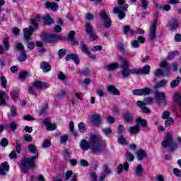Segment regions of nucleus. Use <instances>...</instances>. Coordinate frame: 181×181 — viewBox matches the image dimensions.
Masks as SVG:
<instances>
[{
	"label": "nucleus",
	"mask_w": 181,
	"mask_h": 181,
	"mask_svg": "<svg viewBox=\"0 0 181 181\" xmlns=\"http://www.w3.org/2000/svg\"><path fill=\"white\" fill-rule=\"evenodd\" d=\"M80 147L82 151H88V149H90L92 153L98 155L104 150L103 137L100 134H92L89 138V142L86 139L80 142Z\"/></svg>",
	"instance_id": "1"
},
{
	"label": "nucleus",
	"mask_w": 181,
	"mask_h": 181,
	"mask_svg": "<svg viewBox=\"0 0 181 181\" xmlns=\"http://www.w3.org/2000/svg\"><path fill=\"white\" fill-rule=\"evenodd\" d=\"M117 60L120 62V74L122 75L124 78H129L131 74H149L151 73V66L149 65H146L141 69H130L129 68V61L127 59H122V57L119 56Z\"/></svg>",
	"instance_id": "2"
},
{
	"label": "nucleus",
	"mask_w": 181,
	"mask_h": 181,
	"mask_svg": "<svg viewBox=\"0 0 181 181\" xmlns=\"http://www.w3.org/2000/svg\"><path fill=\"white\" fill-rule=\"evenodd\" d=\"M39 158V153H37L35 156L30 158H24L21 160L19 165L21 172L26 173L29 169H32L36 167L35 160Z\"/></svg>",
	"instance_id": "3"
},
{
	"label": "nucleus",
	"mask_w": 181,
	"mask_h": 181,
	"mask_svg": "<svg viewBox=\"0 0 181 181\" xmlns=\"http://www.w3.org/2000/svg\"><path fill=\"white\" fill-rule=\"evenodd\" d=\"M40 21H42V18L37 16L35 18L31 20V25L29 26V28L23 29L24 38L25 39L26 42H30V36H32L33 32H35V30L37 28V24L39 22H40Z\"/></svg>",
	"instance_id": "4"
},
{
	"label": "nucleus",
	"mask_w": 181,
	"mask_h": 181,
	"mask_svg": "<svg viewBox=\"0 0 181 181\" xmlns=\"http://www.w3.org/2000/svg\"><path fill=\"white\" fill-rule=\"evenodd\" d=\"M161 145L163 147L167 148L168 152H175L179 148L177 144L173 141V134L172 133H167L165 134Z\"/></svg>",
	"instance_id": "5"
},
{
	"label": "nucleus",
	"mask_w": 181,
	"mask_h": 181,
	"mask_svg": "<svg viewBox=\"0 0 181 181\" xmlns=\"http://www.w3.org/2000/svg\"><path fill=\"white\" fill-rule=\"evenodd\" d=\"M119 6H116L113 9V13L118 15V18L121 21L125 18V12L128 9V4L125 3V0H118Z\"/></svg>",
	"instance_id": "6"
},
{
	"label": "nucleus",
	"mask_w": 181,
	"mask_h": 181,
	"mask_svg": "<svg viewBox=\"0 0 181 181\" xmlns=\"http://www.w3.org/2000/svg\"><path fill=\"white\" fill-rule=\"evenodd\" d=\"M156 25H158V21H155L149 28L147 38L148 42H153L156 39Z\"/></svg>",
	"instance_id": "7"
},
{
	"label": "nucleus",
	"mask_w": 181,
	"mask_h": 181,
	"mask_svg": "<svg viewBox=\"0 0 181 181\" xmlns=\"http://www.w3.org/2000/svg\"><path fill=\"white\" fill-rule=\"evenodd\" d=\"M99 16L100 19L105 22L103 26L107 28V29H110V28H111V18L108 17L107 12L105 10L100 11Z\"/></svg>",
	"instance_id": "8"
},
{
	"label": "nucleus",
	"mask_w": 181,
	"mask_h": 181,
	"mask_svg": "<svg viewBox=\"0 0 181 181\" xmlns=\"http://www.w3.org/2000/svg\"><path fill=\"white\" fill-rule=\"evenodd\" d=\"M155 97L158 105H166V95H165V93L156 90L155 92Z\"/></svg>",
	"instance_id": "9"
},
{
	"label": "nucleus",
	"mask_w": 181,
	"mask_h": 181,
	"mask_svg": "<svg viewBox=\"0 0 181 181\" xmlns=\"http://www.w3.org/2000/svg\"><path fill=\"white\" fill-rule=\"evenodd\" d=\"M42 39L45 42H47L48 43H54L55 42H57V40H60L62 37L59 35H45L42 37Z\"/></svg>",
	"instance_id": "10"
},
{
	"label": "nucleus",
	"mask_w": 181,
	"mask_h": 181,
	"mask_svg": "<svg viewBox=\"0 0 181 181\" xmlns=\"http://www.w3.org/2000/svg\"><path fill=\"white\" fill-rule=\"evenodd\" d=\"M133 94L134 95H149L151 94V88L135 89L133 90Z\"/></svg>",
	"instance_id": "11"
},
{
	"label": "nucleus",
	"mask_w": 181,
	"mask_h": 181,
	"mask_svg": "<svg viewBox=\"0 0 181 181\" xmlns=\"http://www.w3.org/2000/svg\"><path fill=\"white\" fill-rule=\"evenodd\" d=\"M122 118L125 122H127V124H131V122L134 121V115L128 111H124L122 114Z\"/></svg>",
	"instance_id": "12"
},
{
	"label": "nucleus",
	"mask_w": 181,
	"mask_h": 181,
	"mask_svg": "<svg viewBox=\"0 0 181 181\" xmlns=\"http://www.w3.org/2000/svg\"><path fill=\"white\" fill-rule=\"evenodd\" d=\"M89 121L95 127H98V124H101V117L99 115H92L89 117Z\"/></svg>",
	"instance_id": "13"
},
{
	"label": "nucleus",
	"mask_w": 181,
	"mask_h": 181,
	"mask_svg": "<svg viewBox=\"0 0 181 181\" xmlns=\"http://www.w3.org/2000/svg\"><path fill=\"white\" fill-rule=\"evenodd\" d=\"M33 86L34 87H36L37 90H46V88H49V87H50L47 83L40 81L34 82Z\"/></svg>",
	"instance_id": "14"
},
{
	"label": "nucleus",
	"mask_w": 181,
	"mask_h": 181,
	"mask_svg": "<svg viewBox=\"0 0 181 181\" xmlns=\"http://www.w3.org/2000/svg\"><path fill=\"white\" fill-rule=\"evenodd\" d=\"M43 124L45 125L47 131H54V129H57V125L56 124H52L49 119H45Z\"/></svg>",
	"instance_id": "15"
},
{
	"label": "nucleus",
	"mask_w": 181,
	"mask_h": 181,
	"mask_svg": "<svg viewBox=\"0 0 181 181\" xmlns=\"http://www.w3.org/2000/svg\"><path fill=\"white\" fill-rule=\"evenodd\" d=\"M9 172V164L8 162H4L1 163V167H0V176H5Z\"/></svg>",
	"instance_id": "16"
},
{
	"label": "nucleus",
	"mask_w": 181,
	"mask_h": 181,
	"mask_svg": "<svg viewBox=\"0 0 181 181\" xmlns=\"http://www.w3.org/2000/svg\"><path fill=\"white\" fill-rule=\"evenodd\" d=\"M73 60L76 64H80V59H78V55L76 54H67L65 57L66 62H69V60Z\"/></svg>",
	"instance_id": "17"
},
{
	"label": "nucleus",
	"mask_w": 181,
	"mask_h": 181,
	"mask_svg": "<svg viewBox=\"0 0 181 181\" xmlns=\"http://www.w3.org/2000/svg\"><path fill=\"white\" fill-rule=\"evenodd\" d=\"M45 6L48 9H52V11H53L54 12H57V11H59V4H57V3L54 1H47L45 3Z\"/></svg>",
	"instance_id": "18"
},
{
	"label": "nucleus",
	"mask_w": 181,
	"mask_h": 181,
	"mask_svg": "<svg viewBox=\"0 0 181 181\" xmlns=\"http://www.w3.org/2000/svg\"><path fill=\"white\" fill-rule=\"evenodd\" d=\"M40 68L42 69L43 73H49L52 70V66L47 62H41Z\"/></svg>",
	"instance_id": "19"
},
{
	"label": "nucleus",
	"mask_w": 181,
	"mask_h": 181,
	"mask_svg": "<svg viewBox=\"0 0 181 181\" xmlns=\"http://www.w3.org/2000/svg\"><path fill=\"white\" fill-rule=\"evenodd\" d=\"M146 151L142 149L136 151V158L138 160H144V159L146 158Z\"/></svg>",
	"instance_id": "20"
},
{
	"label": "nucleus",
	"mask_w": 181,
	"mask_h": 181,
	"mask_svg": "<svg viewBox=\"0 0 181 181\" xmlns=\"http://www.w3.org/2000/svg\"><path fill=\"white\" fill-rule=\"evenodd\" d=\"M136 104L139 108H141L143 110V112L145 114H149L151 112V110L146 107V103H144V102L139 100L136 102Z\"/></svg>",
	"instance_id": "21"
},
{
	"label": "nucleus",
	"mask_w": 181,
	"mask_h": 181,
	"mask_svg": "<svg viewBox=\"0 0 181 181\" xmlns=\"http://www.w3.org/2000/svg\"><path fill=\"white\" fill-rule=\"evenodd\" d=\"M74 36H76L75 31L72 30L69 32V33L68 34V37L69 40L71 42V43H73V45H76L77 46H78V40L74 39Z\"/></svg>",
	"instance_id": "22"
},
{
	"label": "nucleus",
	"mask_w": 181,
	"mask_h": 181,
	"mask_svg": "<svg viewBox=\"0 0 181 181\" xmlns=\"http://www.w3.org/2000/svg\"><path fill=\"white\" fill-rule=\"evenodd\" d=\"M107 91L113 95H119V90L114 86H109L107 88Z\"/></svg>",
	"instance_id": "23"
},
{
	"label": "nucleus",
	"mask_w": 181,
	"mask_h": 181,
	"mask_svg": "<svg viewBox=\"0 0 181 181\" xmlns=\"http://www.w3.org/2000/svg\"><path fill=\"white\" fill-rule=\"evenodd\" d=\"M159 66L168 73H169V71L170 70V65L168 64V62H166V60L161 61L159 63Z\"/></svg>",
	"instance_id": "24"
},
{
	"label": "nucleus",
	"mask_w": 181,
	"mask_h": 181,
	"mask_svg": "<svg viewBox=\"0 0 181 181\" xmlns=\"http://www.w3.org/2000/svg\"><path fill=\"white\" fill-rule=\"evenodd\" d=\"M119 67H121V65H119V64L111 63L107 66V71H114V70H117V69H119Z\"/></svg>",
	"instance_id": "25"
},
{
	"label": "nucleus",
	"mask_w": 181,
	"mask_h": 181,
	"mask_svg": "<svg viewBox=\"0 0 181 181\" xmlns=\"http://www.w3.org/2000/svg\"><path fill=\"white\" fill-rule=\"evenodd\" d=\"M85 32L87 35L94 33V28L89 23H85Z\"/></svg>",
	"instance_id": "26"
},
{
	"label": "nucleus",
	"mask_w": 181,
	"mask_h": 181,
	"mask_svg": "<svg viewBox=\"0 0 181 181\" xmlns=\"http://www.w3.org/2000/svg\"><path fill=\"white\" fill-rule=\"evenodd\" d=\"M136 122L137 124H139L142 128H145L146 127H148V122L146 119H142L141 117H138L136 119Z\"/></svg>",
	"instance_id": "27"
},
{
	"label": "nucleus",
	"mask_w": 181,
	"mask_h": 181,
	"mask_svg": "<svg viewBox=\"0 0 181 181\" xmlns=\"http://www.w3.org/2000/svg\"><path fill=\"white\" fill-rule=\"evenodd\" d=\"M141 127H139V124H136L134 127H129L128 131L129 134H138L139 132V129Z\"/></svg>",
	"instance_id": "28"
},
{
	"label": "nucleus",
	"mask_w": 181,
	"mask_h": 181,
	"mask_svg": "<svg viewBox=\"0 0 181 181\" xmlns=\"http://www.w3.org/2000/svg\"><path fill=\"white\" fill-rule=\"evenodd\" d=\"M5 98H8V95L5 91L0 92V107L5 104Z\"/></svg>",
	"instance_id": "29"
},
{
	"label": "nucleus",
	"mask_w": 181,
	"mask_h": 181,
	"mask_svg": "<svg viewBox=\"0 0 181 181\" xmlns=\"http://www.w3.org/2000/svg\"><path fill=\"white\" fill-rule=\"evenodd\" d=\"M44 23L45 25H52V23H54V21L49 16H44Z\"/></svg>",
	"instance_id": "30"
},
{
	"label": "nucleus",
	"mask_w": 181,
	"mask_h": 181,
	"mask_svg": "<svg viewBox=\"0 0 181 181\" xmlns=\"http://www.w3.org/2000/svg\"><path fill=\"white\" fill-rule=\"evenodd\" d=\"M180 81H181L180 76H177L176 79L173 80L170 83V87H172V88H175V87H177V86H179V83H180Z\"/></svg>",
	"instance_id": "31"
},
{
	"label": "nucleus",
	"mask_w": 181,
	"mask_h": 181,
	"mask_svg": "<svg viewBox=\"0 0 181 181\" xmlns=\"http://www.w3.org/2000/svg\"><path fill=\"white\" fill-rule=\"evenodd\" d=\"M143 173H144V168H142V165H138L135 168V173L136 176H142Z\"/></svg>",
	"instance_id": "32"
},
{
	"label": "nucleus",
	"mask_w": 181,
	"mask_h": 181,
	"mask_svg": "<svg viewBox=\"0 0 181 181\" xmlns=\"http://www.w3.org/2000/svg\"><path fill=\"white\" fill-rule=\"evenodd\" d=\"M166 84H168V81H166V80L160 81V82L157 83L155 85L154 88L156 90H158V88H160L161 87H165Z\"/></svg>",
	"instance_id": "33"
},
{
	"label": "nucleus",
	"mask_w": 181,
	"mask_h": 181,
	"mask_svg": "<svg viewBox=\"0 0 181 181\" xmlns=\"http://www.w3.org/2000/svg\"><path fill=\"white\" fill-rule=\"evenodd\" d=\"M67 141H69V134H64L59 137V142L62 145L66 144Z\"/></svg>",
	"instance_id": "34"
},
{
	"label": "nucleus",
	"mask_w": 181,
	"mask_h": 181,
	"mask_svg": "<svg viewBox=\"0 0 181 181\" xmlns=\"http://www.w3.org/2000/svg\"><path fill=\"white\" fill-rule=\"evenodd\" d=\"M117 141L119 145H127V139L124 137V135L118 136Z\"/></svg>",
	"instance_id": "35"
},
{
	"label": "nucleus",
	"mask_w": 181,
	"mask_h": 181,
	"mask_svg": "<svg viewBox=\"0 0 181 181\" xmlns=\"http://www.w3.org/2000/svg\"><path fill=\"white\" fill-rule=\"evenodd\" d=\"M78 128L82 134H84L87 129H86V124L84 122H80L78 124Z\"/></svg>",
	"instance_id": "36"
},
{
	"label": "nucleus",
	"mask_w": 181,
	"mask_h": 181,
	"mask_svg": "<svg viewBox=\"0 0 181 181\" xmlns=\"http://www.w3.org/2000/svg\"><path fill=\"white\" fill-rule=\"evenodd\" d=\"M177 21L176 20H172L170 23V28L171 30H175L177 29Z\"/></svg>",
	"instance_id": "37"
},
{
	"label": "nucleus",
	"mask_w": 181,
	"mask_h": 181,
	"mask_svg": "<svg viewBox=\"0 0 181 181\" xmlns=\"http://www.w3.org/2000/svg\"><path fill=\"white\" fill-rule=\"evenodd\" d=\"M26 59H28V56L26 55V52L25 51H23L18 58H17V60L18 62H25Z\"/></svg>",
	"instance_id": "38"
},
{
	"label": "nucleus",
	"mask_w": 181,
	"mask_h": 181,
	"mask_svg": "<svg viewBox=\"0 0 181 181\" xmlns=\"http://www.w3.org/2000/svg\"><path fill=\"white\" fill-rule=\"evenodd\" d=\"M16 142V151L17 153H21V151H22V145L21 144V142L19 140L16 139L15 140Z\"/></svg>",
	"instance_id": "39"
},
{
	"label": "nucleus",
	"mask_w": 181,
	"mask_h": 181,
	"mask_svg": "<svg viewBox=\"0 0 181 181\" xmlns=\"http://www.w3.org/2000/svg\"><path fill=\"white\" fill-rule=\"evenodd\" d=\"M126 158L129 162H132L135 157L131 152H129L128 150H126Z\"/></svg>",
	"instance_id": "40"
},
{
	"label": "nucleus",
	"mask_w": 181,
	"mask_h": 181,
	"mask_svg": "<svg viewBox=\"0 0 181 181\" xmlns=\"http://www.w3.org/2000/svg\"><path fill=\"white\" fill-rule=\"evenodd\" d=\"M105 136H110L112 134V130L110 127H106L102 129Z\"/></svg>",
	"instance_id": "41"
},
{
	"label": "nucleus",
	"mask_w": 181,
	"mask_h": 181,
	"mask_svg": "<svg viewBox=\"0 0 181 181\" xmlns=\"http://www.w3.org/2000/svg\"><path fill=\"white\" fill-rule=\"evenodd\" d=\"M103 169L105 175H111V173H112V171H111L108 165H107L106 164H104L103 165Z\"/></svg>",
	"instance_id": "42"
},
{
	"label": "nucleus",
	"mask_w": 181,
	"mask_h": 181,
	"mask_svg": "<svg viewBox=\"0 0 181 181\" xmlns=\"http://www.w3.org/2000/svg\"><path fill=\"white\" fill-rule=\"evenodd\" d=\"M28 151L31 153H35V155L37 153V149H36V146L33 144H30L28 146Z\"/></svg>",
	"instance_id": "43"
},
{
	"label": "nucleus",
	"mask_w": 181,
	"mask_h": 181,
	"mask_svg": "<svg viewBox=\"0 0 181 181\" xmlns=\"http://www.w3.org/2000/svg\"><path fill=\"white\" fill-rule=\"evenodd\" d=\"M81 49L83 52V53H85L86 54H87V53L90 52L88 50V47H87V45L84 44L83 42L81 43Z\"/></svg>",
	"instance_id": "44"
},
{
	"label": "nucleus",
	"mask_w": 181,
	"mask_h": 181,
	"mask_svg": "<svg viewBox=\"0 0 181 181\" xmlns=\"http://www.w3.org/2000/svg\"><path fill=\"white\" fill-rule=\"evenodd\" d=\"M9 144V141H8V139L6 138H3L1 141H0V145L3 148H6Z\"/></svg>",
	"instance_id": "45"
},
{
	"label": "nucleus",
	"mask_w": 181,
	"mask_h": 181,
	"mask_svg": "<svg viewBox=\"0 0 181 181\" xmlns=\"http://www.w3.org/2000/svg\"><path fill=\"white\" fill-rule=\"evenodd\" d=\"M124 134H125V128H124V126L122 124H119V129H118L119 136H121V135H124Z\"/></svg>",
	"instance_id": "46"
},
{
	"label": "nucleus",
	"mask_w": 181,
	"mask_h": 181,
	"mask_svg": "<svg viewBox=\"0 0 181 181\" xmlns=\"http://www.w3.org/2000/svg\"><path fill=\"white\" fill-rule=\"evenodd\" d=\"M174 122L173 118L169 117L167 119L164 123L165 127H170V125H173Z\"/></svg>",
	"instance_id": "47"
},
{
	"label": "nucleus",
	"mask_w": 181,
	"mask_h": 181,
	"mask_svg": "<svg viewBox=\"0 0 181 181\" xmlns=\"http://www.w3.org/2000/svg\"><path fill=\"white\" fill-rule=\"evenodd\" d=\"M52 145V142H50V140L49 139H45L42 145V147L43 148H49Z\"/></svg>",
	"instance_id": "48"
},
{
	"label": "nucleus",
	"mask_w": 181,
	"mask_h": 181,
	"mask_svg": "<svg viewBox=\"0 0 181 181\" xmlns=\"http://www.w3.org/2000/svg\"><path fill=\"white\" fill-rule=\"evenodd\" d=\"M3 45L4 46L5 50H9L10 45H9V40L8 38H5L4 40Z\"/></svg>",
	"instance_id": "49"
},
{
	"label": "nucleus",
	"mask_w": 181,
	"mask_h": 181,
	"mask_svg": "<svg viewBox=\"0 0 181 181\" xmlns=\"http://www.w3.org/2000/svg\"><path fill=\"white\" fill-rule=\"evenodd\" d=\"M66 95L67 92L64 90H59L57 93V97H59V98H64V97H66Z\"/></svg>",
	"instance_id": "50"
},
{
	"label": "nucleus",
	"mask_w": 181,
	"mask_h": 181,
	"mask_svg": "<svg viewBox=\"0 0 181 181\" xmlns=\"http://www.w3.org/2000/svg\"><path fill=\"white\" fill-rule=\"evenodd\" d=\"M131 46L134 49H138V47H139V46H140L139 42L136 40H133V41L131 42Z\"/></svg>",
	"instance_id": "51"
},
{
	"label": "nucleus",
	"mask_w": 181,
	"mask_h": 181,
	"mask_svg": "<svg viewBox=\"0 0 181 181\" xmlns=\"http://www.w3.org/2000/svg\"><path fill=\"white\" fill-rule=\"evenodd\" d=\"M177 54H179V51L175 50V51L173 52L172 54H170L168 56V60H173V59H175V56H177Z\"/></svg>",
	"instance_id": "52"
},
{
	"label": "nucleus",
	"mask_w": 181,
	"mask_h": 181,
	"mask_svg": "<svg viewBox=\"0 0 181 181\" xmlns=\"http://www.w3.org/2000/svg\"><path fill=\"white\" fill-rule=\"evenodd\" d=\"M173 173L175 176H177V177H181V170L179 168H174Z\"/></svg>",
	"instance_id": "53"
},
{
	"label": "nucleus",
	"mask_w": 181,
	"mask_h": 181,
	"mask_svg": "<svg viewBox=\"0 0 181 181\" xmlns=\"http://www.w3.org/2000/svg\"><path fill=\"white\" fill-rule=\"evenodd\" d=\"M170 112L169 111H165L163 112L161 118L162 119H168V118H170Z\"/></svg>",
	"instance_id": "54"
},
{
	"label": "nucleus",
	"mask_w": 181,
	"mask_h": 181,
	"mask_svg": "<svg viewBox=\"0 0 181 181\" xmlns=\"http://www.w3.org/2000/svg\"><path fill=\"white\" fill-rule=\"evenodd\" d=\"M0 80L1 87H3V88H6V84L8 82L6 81L5 76H2Z\"/></svg>",
	"instance_id": "55"
},
{
	"label": "nucleus",
	"mask_w": 181,
	"mask_h": 181,
	"mask_svg": "<svg viewBox=\"0 0 181 181\" xmlns=\"http://www.w3.org/2000/svg\"><path fill=\"white\" fill-rule=\"evenodd\" d=\"M58 55L59 57V59H63L64 56H66V49H61L58 52Z\"/></svg>",
	"instance_id": "56"
},
{
	"label": "nucleus",
	"mask_w": 181,
	"mask_h": 181,
	"mask_svg": "<svg viewBox=\"0 0 181 181\" xmlns=\"http://www.w3.org/2000/svg\"><path fill=\"white\" fill-rule=\"evenodd\" d=\"M153 103V98H146L144 99V103L146 105H152V103Z\"/></svg>",
	"instance_id": "57"
},
{
	"label": "nucleus",
	"mask_w": 181,
	"mask_h": 181,
	"mask_svg": "<svg viewBox=\"0 0 181 181\" xmlns=\"http://www.w3.org/2000/svg\"><path fill=\"white\" fill-rule=\"evenodd\" d=\"M18 97H19V92H18L17 90H12V92L11 93V98L13 100H15V98H18Z\"/></svg>",
	"instance_id": "58"
},
{
	"label": "nucleus",
	"mask_w": 181,
	"mask_h": 181,
	"mask_svg": "<svg viewBox=\"0 0 181 181\" xmlns=\"http://www.w3.org/2000/svg\"><path fill=\"white\" fill-rule=\"evenodd\" d=\"M18 128V124L16 122H11L10 123V129L11 131L13 132L16 131V129Z\"/></svg>",
	"instance_id": "59"
},
{
	"label": "nucleus",
	"mask_w": 181,
	"mask_h": 181,
	"mask_svg": "<svg viewBox=\"0 0 181 181\" xmlns=\"http://www.w3.org/2000/svg\"><path fill=\"white\" fill-rule=\"evenodd\" d=\"M173 101L178 103L181 105V95L176 94L173 97Z\"/></svg>",
	"instance_id": "60"
},
{
	"label": "nucleus",
	"mask_w": 181,
	"mask_h": 181,
	"mask_svg": "<svg viewBox=\"0 0 181 181\" xmlns=\"http://www.w3.org/2000/svg\"><path fill=\"white\" fill-rule=\"evenodd\" d=\"M164 72L163 71H162V69H156V72L154 73V76H156V77H159L160 76H163Z\"/></svg>",
	"instance_id": "61"
},
{
	"label": "nucleus",
	"mask_w": 181,
	"mask_h": 181,
	"mask_svg": "<svg viewBox=\"0 0 181 181\" xmlns=\"http://www.w3.org/2000/svg\"><path fill=\"white\" fill-rule=\"evenodd\" d=\"M9 159H16L18 158V155H16V151H12L8 155Z\"/></svg>",
	"instance_id": "62"
},
{
	"label": "nucleus",
	"mask_w": 181,
	"mask_h": 181,
	"mask_svg": "<svg viewBox=\"0 0 181 181\" xmlns=\"http://www.w3.org/2000/svg\"><path fill=\"white\" fill-rule=\"evenodd\" d=\"M142 9H148V1L146 0H141Z\"/></svg>",
	"instance_id": "63"
},
{
	"label": "nucleus",
	"mask_w": 181,
	"mask_h": 181,
	"mask_svg": "<svg viewBox=\"0 0 181 181\" xmlns=\"http://www.w3.org/2000/svg\"><path fill=\"white\" fill-rule=\"evenodd\" d=\"M19 32H21V30L18 28H13L11 30V33H13L14 36H18Z\"/></svg>",
	"instance_id": "64"
}]
</instances>
